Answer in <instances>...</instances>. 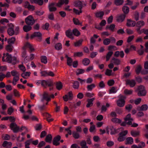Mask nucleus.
<instances>
[{
  "label": "nucleus",
  "mask_w": 148,
  "mask_h": 148,
  "mask_svg": "<svg viewBox=\"0 0 148 148\" xmlns=\"http://www.w3.org/2000/svg\"><path fill=\"white\" fill-rule=\"evenodd\" d=\"M125 96L121 95H120L119 99L116 101L117 106L120 107H123L125 104Z\"/></svg>",
  "instance_id": "obj_1"
},
{
  "label": "nucleus",
  "mask_w": 148,
  "mask_h": 148,
  "mask_svg": "<svg viewBox=\"0 0 148 148\" xmlns=\"http://www.w3.org/2000/svg\"><path fill=\"white\" fill-rule=\"evenodd\" d=\"M138 90V91L137 93V94L138 96H143L146 95L147 92L146 91L144 86L141 85L139 86Z\"/></svg>",
  "instance_id": "obj_2"
},
{
  "label": "nucleus",
  "mask_w": 148,
  "mask_h": 148,
  "mask_svg": "<svg viewBox=\"0 0 148 148\" xmlns=\"http://www.w3.org/2000/svg\"><path fill=\"white\" fill-rule=\"evenodd\" d=\"M145 24V22L143 21H139L136 23V26L137 27L136 30L138 34H140L142 33L140 29Z\"/></svg>",
  "instance_id": "obj_3"
},
{
  "label": "nucleus",
  "mask_w": 148,
  "mask_h": 148,
  "mask_svg": "<svg viewBox=\"0 0 148 148\" xmlns=\"http://www.w3.org/2000/svg\"><path fill=\"white\" fill-rule=\"evenodd\" d=\"M25 22L28 25H33L35 22L32 16L30 15L27 17L25 19Z\"/></svg>",
  "instance_id": "obj_4"
},
{
  "label": "nucleus",
  "mask_w": 148,
  "mask_h": 148,
  "mask_svg": "<svg viewBox=\"0 0 148 148\" xmlns=\"http://www.w3.org/2000/svg\"><path fill=\"white\" fill-rule=\"evenodd\" d=\"M10 129L12 130L14 133L17 132L20 129L19 126L14 123H12L10 124Z\"/></svg>",
  "instance_id": "obj_5"
},
{
  "label": "nucleus",
  "mask_w": 148,
  "mask_h": 148,
  "mask_svg": "<svg viewBox=\"0 0 148 148\" xmlns=\"http://www.w3.org/2000/svg\"><path fill=\"white\" fill-rule=\"evenodd\" d=\"M44 100H46L47 102L51 100V97H50L49 93L46 92H44L41 101L43 102Z\"/></svg>",
  "instance_id": "obj_6"
},
{
  "label": "nucleus",
  "mask_w": 148,
  "mask_h": 148,
  "mask_svg": "<svg viewBox=\"0 0 148 148\" xmlns=\"http://www.w3.org/2000/svg\"><path fill=\"white\" fill-rule=\"evenodd\" d=\"M42 34L40 32H36L31 35L30 38L32 39L34 37H36L38 38L39 41H41L42 40Z\"/></svg>",
  "instance_id": "obj_7"
},
{
  "label": "nucleus",
  "mask_w": 148,
  "mask_h": 148,
  "mask_svg": "<svg viewBox=\"0 0 148 148\" xmlns=\"http://www.w3.org/2000/svg\"><path fill=\"white\" fill-rule=\"evenodd\" d=\"M61 139V136L60 135H57L53 139L52 143L53 145L57 146L60 145V143L59 142Z\"/></svg>",
  "instance_id": "obj_8"
},
{
  "label": "nucleus",
  "mask_w": 148,
  "mask_h": 148,
  "mask_svg": "<svg viewBox=\"0 0 148 148\" xmlns=\"http://www.w3.org/2000/svg\"><path fill=\"white\" fill-rule=\"evenodd\" d=\"M124 120L125 121H127L128 122H127V124L129 125H132V122L133 121L134 119L133 118L131 117V114H128L124 118Z\"/></svg>",
  "instance_id": "obj_9"
},
{
  "label": "nucleus",
  "mask_w": 148,
  "mask_h": 148,
  "mask_svg": "<svg viewBox=\"0 0 148 148\" xmlns=\"http://www.w3.org/2000/svg\"><path fill=\"white\" fill-rule=\"evenodd\" d=\"M136 83L134 79H127L126 81V84L129 85L131 87H134Z\"/></svg>",
  "instance_id": "obj_10"
},
{
  "label": "nucleus",
  "mask_w": 148,
  "mask_h": 148,
  "mask_svg": "<svg viewBox=\"0 0 148 148\" xmlns=\"http://www.w3.org/2000/svg\"><path fill=\"white\" fill-rule=\"evenodd\" d=\"M136 25V22L135 21H132L130 19H127V23L126 25L128 27H134Z\"/></svg>",
  "instance_id": "obj_11"
},
{
  "label": "nucleus",
  "mask_w": 148,
  "mask_h": 148,
  "mask_svg": "<svg viewBox=\"0 0 148 148\" xmlns=\"http://www.w3.org/2000/svg\"><path fill=\"white\" fill-rule=\"evenodd\" d=\"M25 8L28 9L29 10L33 11L35 9V7L33 5H30L28 1L25 2Z\"/></svg>",
  "instance_id": "obj_12"
},
{
  "label": "nucleus",
  "mask_w": 148,
  "mask_h": 148,
  "mask_svg": "<svg viewBox=\"0 0 148 148\" xmlns=\"http://www.w3.org/2000/svg\"><path fill=\"white\" fill-rule=\"evenodd\" d=\"M126 15L124 14H122L118 16L116 19L117 21L119 22H123L125 19Z\"/></svg>",
  "instance_id": "obj_13"
},
{
  "label": "nucleus",
  "mask_w": 148,
  "mask_h": 148,
  "mask_svg": "<svg viewBox=\"0 0 148 148\" xmlns=\"http://www.w3.org/2000/svg\"><path fill=\"white\" fill-rule=\"evenodd\" d=\"M111 62L115 65H118L120 64L121 61L119 59L113 58L111 60Z\"/></svg>",
  "instance_id": "obj_14"
},
{
  "label": "nucleus",
  "mask_w": 148,
  "mask_h": 148,
  "mask_svg": "<svg viewBox=\"0 0 148 148\" xmlns=\"http://www.w3.org/2000/svg\"><path fill=\"white\" fill-rule=\"evenodd\" d=\"M66 36L68 38H71L72 39H73V33L71 29H69L66 30L65 32Z\"/></svg>",
  "instance_id": "obj_15"
},
{
  "label": "nucleus",
  "mask_w": 148,
  "mask_h": 148,
  "mask_svg": "<svg viewBox=\"0 0 148 148\" xmlns=\"http://www.w3.org/2000/svg\"><path fill=\"white\" fill-rule=\"evenodd\" d=\"M95 99V98H93L92 99H88L87 100V101L88 102V103L86 105V107L87 108H89L92 106L93 105V103L92 102Z\"/></svg>",
  "instance_id": "obj_16"
},
{
  "label": "nucleus",
  "mask_w": 148,
  "mask_h": 148,
  "mask_svg": "<svg viewBox=\"0 0 148 148\" xmlns=\"http://www.w3.org/2000/svg\"><path fill=\"white\" fill-rule=\"evenodd\" d=\"M74 3L75 6L78 7L79 9H82L83 7L82 3L80 1H75L74 2Z\"/></svg>",
  "instance_id": "obj_17"
},
{
  "label": "nucleus",
  "mask_w": 148,
  "mask_h": 148,
  "mask_svg": "<svg viewBox=\"0 0 148 148\" xmlns=\"http://www.w3.org/2000/svg\"><path fill=\"white\" fill-rule=\"evenodd\" d=\"M6 57L5 61L8 63H11L12 62V57L11 55L9 54L8 53H7L5 55Z\"/></svg>",
  "instance_id": "obj_18"
},
{
  "label": "nucleus",
  "mask_w": 148,
  "mask_h": 148,
  "mask_svg": "<svg viewBox=\"0 0 148 148\" xmlns=\"http://www.w3.org/2000/svg\"><path fill=\"white\" fill-rule=\"evenodd\" d=\"M56 88L58 90H60L62 88L63 85L61 82L58 81L56 82Z\"/></svg>",
  "instance_id": "obj_19"
},
{
  "label": "nucleus",
  "mask_w": 148,
  "mask_h": 148,
  "mask_svg": "<svg viewBox=\"0 0 148 148\" xmlns=\"http://www.w3.org/2000/svg\"><path fill=\"white\" fill-rule=\"evenodd\" d=\"M109 127V129L110 132V134L111 135L115 134L117 133L118 132H117L116 130L113 126H110Z\"/></svg>",
  "instance_id": "obj_20"
},
{
  "label": "nucleus",
  "mask_w": 148,
  "mask_h": 148,
  "mask_svg": "<svg viewBox=\"0 0 148 148\" xmlns=\"http://www.w3.org/2000/svg\"><path fill=\"white\" fill-rule=\"evenodd\" d=\"M26 47L29 48L30 50H31L30 52L32 51H34V49L33 48L32 45L30 44L29 42H27L25 44V46L23 47V49H25V47Z\"/></svg>",
  "instance_id": "obj_21"
},
{
  "label": "nucleus",
  "mask_w": 148,
  "mask_h": 148,
  "mask_svg": "<svg viewBox=\"0 0 148 148\" xmlns=\"http://www.w3.org/2000/svg\"><path fill=\"white\" fill-rule=\"evenodd\" d=\"M122 10L124 14L126 15L129 12V8L126 6H124L122 7Z\"/></svg>",
  "instance_id": "obj_22"
},
{
  "label": "nucleus",
  "mask_w": 148,
  "mask_h": 148,
  "mask_svg": "<svg viewBox=\"0 0 148 148\" xmlns=\"http://www.w3.org/2000/svg\"><path fill=\"white\" fill-rule=\"evenodd\" d=\"M148 106L146 104L142 105L140 107L138 108V109L139 111H146L148 109Z\"/></svg>",
  "instance_id": "obj_23"
},
{
  "label": "nucleus",
  "mask_w": 148,
  "mask_h": 148,
  "mask_svg": "<svg viewBox=\"0 0 148 148\" xmlns=\"http://www.w3.org/2000/svg\"><path fill=\"white\" fill-rule=\"evenodd\" d=\"M133 143V138L131 137L127 138L126 140L125 144H132Z\"/></svg>",
  "instance_id": "obj_24"
},
{
  "label": "nucleus",
  "mask_w": 148,
  "mask_h": 148,
  "mask_svg": "<svg viewBox=\"0 0 148 148\" xmlns=\"http://www.w3.org/2000/svg\"><path fill=\"white\" fill-rule=\"evenodd\" d=\"M52 139V136L51 134H48L45 139V141L46 142L51 143Z\"/></svg>",
  "instance_id": "obj_25"
},
{
  "label": "nucleus",
  "mask_w": 148,
  "mask_h": 148,
  "mask_svg": "<svg viewBox=\"0 0 148 148\" xmlns=\"http://www.w3.org/2000/svg\"><path fill=\"white\" fill-rule=\"evenodd\" d=\"M32 27L29 25H25L23 28V29L24 31L25 32H27L30 31L32 29Z\"/></svg>",
  "instance_id": "obj_26"
},
{
  "label": "nucleus",
  "mask_w": 148,
  "mask_h": 148,
  "mask_svg": "<svg viewBox=\"0 0 148 148\" xmlns=\"http://www.w3.org/2000/svg\"><path fill=\"white\" fill-rule=\"evenodd\" d=\"M131 134L132 136L136 137L140 135V132L132 130L131 131Z\"/></svg>",
  "instance_id": "obj_27"
},
{
  "label": "nucleus",
  "mask_w": 148,
  "mask_h": 148,
  "mask_svg": "<svg viewBox=\"0 0 148 148\" xmlns=\"http://www.w3.org/2000/svg\"><path fill=\"white\" fill-rule=\"evenodd\" d=\"M80 145L81 147V148H88V146H87L86 142L85 140H83L80 143Z\"/></svg>",
  "instance_id": "obj_28"
},
{
  "label": "nucleus",
  "mask_w": 148,
  "mask_h": 148,
  "mask_svg": "<svg viewBox=\"0 0 148 148\" xmlns=\"http://www.w3.org/2000/svg\"><path fill=\"white\" fill-rule=\"evenodd\" d=\"M73 136L75 139H78L80 137V135L79 133L75 131L72 132Z\"/></svg>",
  "instance_id": "obj_29"
},
{
  "label": "nucleus",
  "mask_w": 148,
  "mask_h": 148,
  "mask_svg": "<svg viewBox=\"0 0 148 148\" xmlns=\"http://www.w3.org/2000/svg\"><path fill=\"white\" fill-rule=\"evenodd\" d=\"M104 14V12L103 11H101L97 12L95 14V16L97 18H100L101 19L102 18V17Z\"/></svg>",
  "instance_id": "obj_30"
},
{
  "label": "nucleus",
  "mask_w": 148,
  "mask_h": 148,
  "mask_svg": "<svg viewBox=\"0 0 148 148\" xmlns=\"http://www.w3.org/2000/svg\"><path fill=\"white\" fill-rule=\"evenodd\" d=\"M95 85L94 84H92L90 85H88L87 86V88L88 91H91L92 89L95 88Z\"/></svg>",
  "instance_id": "obj_31"
},
{
  "label": "nucleus",
  "mask_w": 148,
  "mask_h": 148,
  "mask_svg": "<svg viewBox=\"0 0 148 148\" xmlns=\"http://www.w3.org/2000/svg\"><path fill=\"white\" fill-rule=\"evenodd\" d=\"M55 48L57 50H60L62 49V45L60 43H58L55 45Z\"/></svg>",
  "instance_id": "obj_32"
},
{
  "label": "nucleus",
  "mask_w": 148,
  "mask_h": 148,
  "mask_svg": "<svg viewBox=\"0 0 148 148\" xmlns=\"http://www.w3.org/2000/svg\"><path fill=\"white\" fill-rule=\"evenodd\" d=\"M133 90H128L125 89L124 90V93L126 95H129L132 94Z\"/></svg>",
  "instance_id": "obj_33"
},
{
  "label": "nucleus",
  "mask_w": 148,
  "mask_h": 148,
  "mask_svg": "<svg viewBox=\"0 0 148 148\" xmlns=\"http://www.w3.org/2000/svg\"><path fill=\"white\" fill-rule=\"evenodd\" d=\"M82 62L84 65L87 66L89 64L90 61L88 58H84Z\"/></svg>",
  "instance_id": "obj_34"
},
{
  "label": "nucleus",
  "mask_w": 148,
  "mask_h": 148,
  "mask_svg": "<svg viewBox=\"0 0 148 148\" xmlns=\"http://www.w3.org/2000/svg\"><path fill=\"white\" fill-rule=\"evenodd\" d=\"M42 62L46 64L47 62V57L45 56H42L40 58Z\"/></svg>",
  "instance_id": "obj_35"
},
{
  "label": "nucleus",
  "mask_w": 148,
  "mask_h": 148,
  "mask_svg": "<svg viewBox=\"0 0 148 148\" xmlns=\"http://www.w3.org/2000/svg\"><path fill=\"white\" fill-rule=\"evenodd\" d=\"M16 40L15 38L14 37H12L8 39V42L9 44H12L14 43Z\"/></svg>",
  "instance_id": "obj_36"
},
{
  "label": "nucleus",
  "mask_w": 148,
  "mask_h": 148,
  "mask_svg": "<svg viewBox=\"0 0 148 148\" xmlns=\"http://www.w3.org/2000/svg\"><path fill=\"white\" fill-rule=\"evenodd\" d=\"M8 34L10 36L15 34L14 29L8 28L7 31Z\"/></svg>",
  "instance_id": "obj_37"
},
{
  "label": "nucleus",
  "mask_w": 148,
  "mask_h": 148,
  "mask_svg": "<svg viewBox=\"0 0 148 148\" xmlns=\"http://www.w3.org/2000/svg\"><path fill=\"white\" fill-rule=\"evenodd\" d=\"M12 48V46L10 45H8L6 46L5 49L7 51L11 52L13 50Z\"/></svg>",
  "instance_id": "obj_38"
},
{
  "label": "nucleus",
  "mask_w": 148,
  "mask_h": 148,
  "mask_svg": "<svg viewBox=\"0 0 148 148\" xmlns=\"http://www.w3.org/2000/svg\"><path fill=\"white\" fill-rule=\"evenodd\" d=\"M113 53V52L112 51H109L107 54L106 56V61H108L109 60L110 58L112 55Z\"/></svg>",
  "instance_id": "obj_39"
},
{
  "label": "nucleus",
  "mask_w": 148,
  "mask_h": 148,
  "mask_svg": "<svg viewBox=\"0 0 148 148\" xmlns=\"http://www.w3.org/2000/svg\"><path fill=\"white\" fill-rule=\"evenodd\" d=\"M73 34L77 36H79L80 35V32L76 29H74L73 30Z\"/></svg>",
  "instance_id": "obj_40"
},
{
  "label": "nucleus",
  "mask_w": 148,
  "mask_h": 148,
  "mask_svg": "<svg viewBox=\"0 0 148 148\" xmlns=\"http://www.w3.org/2000/svg\"><path fill=\"white\" fill-rule=\"evenodd\" d=\"M73 21L74 24L76 25H80L82 26V23H80L79 22V20L77 18H73Z\"/></svg>",
  "instance_id": "obj_41"
},
{
  "label": "nucleus",
  "mask_w": 148,
  "mask_h": 148,
  "mask_svg": "<svg viewBox=\"0 0 148 148\" xmlns=\"http://www.w3.org/2000/svg\"><path fill=\"white\" fill-rule=\"evenodd\" d=\"M110 42V40L109 38H107L104 40L103 43L104 45H109Z\"/></svg>",
  "instance_id": "obj_42"
},
{
  "label": "nucleus",
  "mask_w": 148,
  "mask_h": 148,
  "mask_svg": "<svg viewBox=\"0 0 148 148\" xmlns=\"http://www.w3.org/2000/svg\"><path fill=\"white\" fill-rule=\"evenodd\" d=\"M123 0H115L114 3L116 5H121L123 3Z\"/></svg>",
  "instance_id": "obj_43"
},
{
  "label": "nucleus",
  "mask_w": 148,
  "mask_h": 148,
  "mask_svg": "<svg viewBox=\"0 0 148 148\" xmlns=\"http://www.w3.org/2000/svg\"><path fill=\"white\" fill-rule=\"evenodd\" d=\"M115 27V25L114 24H111L110 26L107 25L106 26V29H109L112 31L113 32L114 31V29Z\"/></svg>",
  "instance_id": "obj_44"
},
{
  "label": "nucleus",
  "mask_w": 148,
  "mask_h": 148,
  "mask_svg": "<svg viewBox=\"0 0 148 148\" xmlns=\"http://www.w3.org/2000/svg\"><path fill=\"white\" fill-rule=\"evenodd\" d=\"M30 72H26L25 73H23L21 74V76L25 79H26V76H29L30 74Z\"/></svg>",
  "instance_id": "obj_45"
},
{
  "label": "nucleus",
  "mask_w": 148,
  "mask_h": 148,
  "mask_svg": "<svg viewBox=\"0 0 148 148\" xmlns=\"http://www.w3.org/2000/svg\"><path fill=\"white\" fill-rule=\"evenodd\" d=\"M111 121L113 123H120L121 122V121L120 119H118L116 118H113L111 119Z\"/></svg>",
  "instance_id": "obj_46"
},
{
  "label": "nucleus",
  "mask_w": 148,
  "mask_h": 148,
  "mask_svg": "<svg viewBox=\"0 0 148 148\" xmlns=\"http://www.w3.org/2000/svg\"><path fill=\"white\" fill-rule=\"evenodd\" d=\"M85 72L84 70L82 69H78L76 72V74L77 75H78L80 74L84 73Z\"/></svg>",
  "instance_id": "obj_47"
},
{
  "label": "nucleus",
  "mask_w": 148,
  "mask_h": 148,
  "mask_svg": "<svg viewBox=\"0 0 148 148\" xmlns=\"http://www.w3.org/2000/svg\"><path fill=\"white\" fill-rule=\"evenodd\" d=\"M79 86V83L77 81H74L73 85V87L75 89H77Z\"/></svg>",
  "instance_id": "obj_48"
},
{
  "label": "nucleus",
  "mask_w": 148,
  "mask_h": 148,
  "mask_svg": "<svg viewBox=\"0 0 148 148\" xmlns=\"http://www.w3.org/2000/svg\"><path fill=\"white\" fill-rule=\"evenodd\" d=\"M83 41L82 39H80L74 43V45L75 47H79L82 45V42Z\"/></svg>",
  "instance_id": "obj_49"
},
{
  "label": "nucleus",
  "mask_w": 148,
  "mask_h": 148,
  "mask_svg": "<svg viewBox=\"0 0 148 148\" xmlns=\"http://www.w3.org/2000/svg\"><path fill=\"white\" fill-rule=\"evenodd\" d=\"M117 91L116 88L114 87H112L109 90V93H115Z\"/></svg>",
  "instance_id": "obj_50"
},
{
  "label": "nucleus",
  "mask_w": 148,
  "mask_h": 148,
  "mask_svg": "<svg viewBox=\"0 0 148 148\" xmlns=\"http://www.w3.org/2000/svg\"><path fill=\"white\" fill-rule=\"evenodd\" d=\"M2 138L3 140H8L10 138V136L8 134H5V135H3Z\"/></svg>",
  "instance_id": "obj_51"
},
{
  "label": "nucleus",
  "mask_w": 148,
  "mask_h": 148,
  "mask_svg": "<svg viewBox=\"0 0 148 148\" xmlns=\"http://www.w3.org/2000/svg\"><path fill=\"white\" fill-rule=\"evenodd\" d=\"M142 67L140 65H138L137 68L136 70V73L137 75H138L140 72H141V70L142 69Z\"/></svg>",
  "instance_id": "obj_52"
},
{
  "label": "nucleus",
  "mask_w": 148,
  "mask_h": 148,
  "mask_svg": "<svg viewBox=\"0 0 148 148\" xmlns=\"http://www.w3.org/2000/svg\"><path fill=\"white\" fill-rule=\"evenodd\" d=\"M47 85L49 87L53 86V81L51 79L47 80Z\"/></svg>",
  "instance_id": "obj_53"
},
{
  "label": "nucleus",
  "mask_w": 148,
  "mask_h": 148,
  "mask_svg": "<svg viewBox=\"0 0 148 148\" xmlns=\"http://www.w3.org/2000/svg\"><path fill=\"white\" fill-rule=\"evenodd\" d=\"M35 3L38 4L39 5L41 6L43 5V0H35Z\"/></svg>",
  "instance_id": "obj_54"
},
{
  "label": "nucleus",
  "mask_w": 148,
  "mask_h": 148,
  "mask_svg": "<svg viewBox=\"0 0 148 148\" xmlns=\"http://www.w3.org/2000/svg\"><path fill=\"white\" fill-rule=\"evenodd\" d=\"M67 64L68 66H70L72 65L73 60L71 57L67 59Z\"/></svg>",
  "instance_id": "obj_55"
},
{
  "label": "nucleus",
  "mask_w": 148,
  "mask_h": 148,
  "mask_svg": "<svg viewBox=\"0 0 148 148\" xmlns=\"http://www.w3.org/2000/svg\"><path fill=\"white\" fill-rule=\"evenodd\" d=\"M46 143L44 141H42L40 142L38 145V147L39 148H41L45 145Z\"/></svg>",
  "instance_id": "obj_56"
},
{
  "label": "nucleus",
  "mask_w": 148,
  "mask_h": 148,
  "mask_svg": "<svg viewBox=\"0 0 148 148\" xmlns=\"http://www.w3.org/2000/svg\"><path fill=\"white\" fill-rule=\"evenodd\" d=\"M127 132L128 131L127 130H125L120 132L119 135L122 137H124L127 134Z\"/></svg>",
  "instance_id": "obj_57"
},
{
  "label": "nucleus",
  "mask_w": 148,
  "mask_h": 148,
  "mask_svg": "<svg viewBox=\"0 0 148 148\" xmlns=\"http://www.w3.org/2000/svg\"><path fill=\"white\" fill-rule=\"evenodd\" d=\"M2 103H1L2 104L1 106L2 109L3 110H5L7 108V106L6 104L4 103V101L3 99L2 100Z\"/></svg>",
  "instance_id": "obj_58"
},
{
  "label": "nucleus",
  "mask_w": 148,
  "mask_h": 148,
  "mask_svg": "<svg viewBox=\"0 0 148 148\" xmlns=\"http://www.w3.org/2000/svg\"><path fill=\"white\" fill-rule=\"evenodd\" d=\"M112 72V70L107 69H106L105 74L107 75L110 76L111 75Z\"/></svg>",
  "instance_id": "obj_59"
},
{
  "label": "nucleus",
  "mask_w": 148,
  "mask_h": 148,
  "mask_svg": "<svg viewBox=\"0 0 148 148\" xmlns=\"http://www.w3.org/2000/svg\"><path fill=\"white\" fill-rule=\"evenodd\" d=\"M132 108V106L131 104H128L125 106V108L129 112L131 110Z\"/></svg>",
  "instance_id": "obj_60"
},
{
  "label": "nucleus",
  "mask_w": 148,
  "mask_h": 148,
  "mask_svg": "<svg viewBox=\"0 0 148 148\" xmlns=\"http://www.w3.org/2000/svg\"><path fill=\"white\" fill-rule=\"evenodd\" d=\"M47 80H43L41 81V85L44 87L46 88L47 86Z\"/></svg>",
  "instance_id": "obj_61"
},
{
  "label": "nucleus",
  "mask_w": 148,
  "mask_h": 148,
  "mask_svg": "<svg viewBox=\"0 0 148 148\" xmlns=\"http://www.w3.org/2000/svg\"><path fill=\"white\" fill-rule=\"evenodd\" d=\"M11 73L12 75L14 77L18 75H19V74L18 73L17 71L14 70L11 71Z\"/></svg>",
  "instance_id": "obj_62"
},
{
  "label": "nucleus",
  "mask_w": 148,
  "mask_h": 148,
  "mask_svg": "<svg viewBox=\"0 0 148 148\" xmlns=\"http://www.w3.org/2000/svg\"><path fill=\"white\" fill-rule=\"evenodd\" d=\"M42 128L41 124H38L36 125L35 128L36 130H40Z\"/></svg>",
  "instance_id": "obj_63"
},
{
  "label": "nucleus",
  "mask_w": 148,
  "mask_h": 148,
  "mask_svg": "<svg viewBox=\"0 0 148 148\" xmlns=\"http://www.w3.org/2000/svg\"><path fill=\"white\" fill-rule=\"evenodd\" d=\"M31 140H27L25 142V148H29V145L30 143L31 142Z\"/></svg>",
  "instance_id": "obj_64"
}]
</instances>
